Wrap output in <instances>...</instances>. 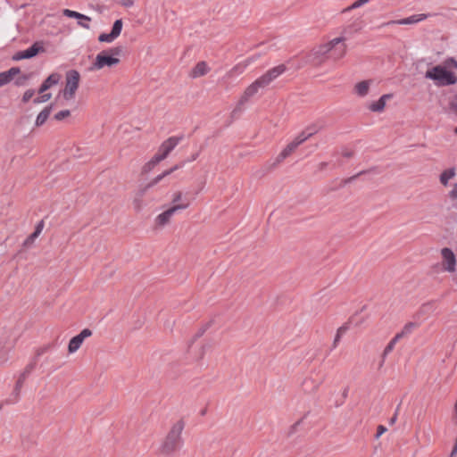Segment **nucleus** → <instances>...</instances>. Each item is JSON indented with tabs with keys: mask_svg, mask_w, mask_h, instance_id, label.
<instances>
[{
	"mask_svg": "<svg viewBox=\"0 0 457 457\" xmlns=\"http://www.w3.org/2000/svg\"><path fill=\"white\" fill-rule=\"evenodd\" d=\"M346 48L345 38L339 37L320 45L312 50V54L320 62L328 58L338 61L345 57Z\"/></svg>",
	"mask_w": 457,
	"mask_h": 457,
	"instance_id": "obj_1",
	"label": "nucleus"
},
{
	"mask_svg": "<svg viewBox=\"0 0 457 457\" xmlns=\"http://www.w3.org/2000/svg\"><path fill=\"white\" fill-rule=\"evenodd\" d=\"M183 429L184 422L182 420L172 425L160 446V453L162 455L170 456L177 451Z\"/></svg>",
	"mask_w": 457,
	"mask_h": 457,
	"instance_id": "obj_2",
	"label": "nucleus"
},
{
	"mask_svg": "<svg viewBox=\"0 0 457 457\" xmlns=\"http://www.w3.org/2000/svg\"><path fill=\"white\" fill-rule=\"evenodd\" d=\"M425 78L433 80L439 87L454 85L457 82L456 75L447 71L443 65H436L428 69L425 73Z\"/></svg>",
	"mask_w": 457,
	"mask_h": 457,
	"instance_id": "obj_3",
	"label": "nucleus"
},
{
	"mask_svg": "<svg viewBox=\"0 0 457 457\" xmlns=\"http://www.w3.org/2000/svg\"><path fill=\"white\" fill-rule=\"evenodd\" d=\"M121 54V48L113 47L109 51H104L96 56L92 69L101 71L104 68H112L120 62L119 56Z\"/></svg>",
	"mask_w": 457,
	"mask_h": 457,
	"instance_id": "obj_4",
	"label": "nucleus"
},
{
	"mask_svg": "<svg viewBox=\"0 0 457 457\" xmlns=\"http://www.w3.org/2000/svg\"><path fill=\"white\" fill-rule=\"evenodd\" d=\"M178 143V137H170L165 140L160 145L158 153L143 166L142 172L145 174L150 172L159 162L163 161L169 155V154L176 147Z\"/></svg>",
	"mask_w": 457,
	"mask_h": 457,
	"instance_id": "obj_5",
	"label": "nucleus"
},
{
	"mask_svg": "<svg viewBox=\"0 0 457 457\" xmlns=\"http://www.w3.org/2000/svg\"><path fill=\"white\" fill-rule=\"evenodd\" d=\"M80 75L79 71L71 70L67 71L65 77V87L62 92V95L65 100H71L76 94L79 87Z\"/></svg>",
	"mask_w": 457,
	"mask_h": 457,
	"instance_id": "obj_6",
	"label": "nucleus"
},
{
	"mask_svg": "<svg viewBox=\"0 0 457 457\" xmlns=\"http://www.w3.org/2000/svg\"><path fill=\"white\" fill-rule=\"evenodd\" d=\"M189 203L180 204L173 205L172 207L169 208L168 210L164 211L161 214H159L155 218V225L158 228H163L164 226L168 225L170 222V220L173 216V214L179 210H185L189 207Z\"/></svg>",
	"mask_w": 457,
	"mask_h": 457,
	"instance_id": "obj_7",
	"label": "nucleus"
},
{
	"mask_svg": "<svg viewBox=\"0 0 457 457\" xmlns=\"http://www.w3.org/2000/svg\"><path fill=\"white\" fill-rule=\"evenodd\" d=\"M442 256V266L444 270L453 273L456 270V256L452 249L444 247L440 251Z\"/></svg>",
	"mask_w": 457,
	"mask_h": 457,
	"instance_id": "obj_8",
	"label": "nucleus"
},
{
	"mask_svg": "<svg viewBox=\"0 0 457 457\" xmlns=\"http://www.w3.org/2000/svg\"><path fill=\"white\" fill-rule=\"evenodd\" d=\"M45 52L44 43L43 42H36L29 48L20 51L13 55L14 60H22V59H29L40 53Z\"/></svg>",
	"mask_w": 457,
	"mask_h": 457,
	"instance_id": "obj_9",
	"label": "nucleus"
},
{
	"mask_svg": "<svg viewBox=\"0 0 457 457\" xmlns=\"http://www.w3.org/2000/svg\"><path fill=\"white\" fill-rule=\"evenodd\" d=\"M92 336V331L84 328L79 335L72 337L68 345V352L70 354L75 353L82 345L84 340Z\"/></svg>",
	"mask_w": 457,
	"mask_h": 457,
	"instance_id": "obj_10",
	"label": "nucleus"
},
{
	"mask_svg": "<svg viewBox=\"0 0 457 457\" xmlns=\"http://www.w3.org/2000/svg\"><path fill=\"white\" fill-rule=\"evenodd\" d=\"M122 26H123V22L121 20L115 21V22L113 23L112 31L108 34L107 33L101 34L98 37V40L100 42H108V43L112 42L120 35Z\"/></svg>",
	"mask_w": 457,
	"mask_h": 457,
	"instance_id": "obj_11",
	"label": "nucleus"
},
{
	"mask_svg": "<svg viewBox=\"0 0 457 457\" xmlns=\"http://www.w3.org/2000/svg\"><path fill=\"white\" fill-rule=\"evenodd\" d=\"M285 71V66L284 65H278L277 67L272 68L268 72H266L264 75H262L260 79L267 87L270 85L273 80H275L278 76H280Z\"/></svg>",
	"mask_w": 457,
	"mask_h": 457,
	"instance_id": "obj_12",
	"label": "nucleus"
},
{
	"mask_svg": "<svg viewBox=\"0 0 457 457\" xmlns=\"http://www.w3.org/2000/svg\"><path fill=\"white\" fill-rule=\"evenodd\" d=\"M372 84V79L361 80L354 84L353 93L359 97H365L368 96Z\"/></svg>",
	"mask_w": 457,
	"mask_h": 457,
	"instance_id": "obj_13",
	"label": "nucleus"
},
{
	"mask_svg": "<svg viewBox=\"0 0 457 457\" xmlns=\"http://www.w3.org/2000/svg\"><path fill=\"white\" fill-rule=\"evenodd\" d=\"M61 78L62 77L59 73H52L51 75H49L42 83L41 87L38 89V93L43 94L50 87L57 85L60 82Z\"/></svg>",
	"mask_w": 457,
	"mask_h": 457,
	"instance_id": "obj_14",
	"label": "nucleus"
},
{
	"mask_svg": "<svg viewBox=\"0 0 457 457\" xmlns=\"http://www.w3.org/2000/svg\"><path fill=\"white\" fill-rule=\"evenodd\" d=\"M177 169V166L173 167L172 169L164 171L162 175H159L155 177L154 179H152L149 183L146 185L141 187L138 189V195L139 196H142L149 188L155 186L159 181H161L164 177L170 175L173 170Z\"/></svg>",
	"mask_w": 457,
	"mask_h": 457,
	"instance_id": "obj_15",
	"label": "nucleus"
},
{
	"mask_svg": "<svg viewBox=\"0 0 457 457\" xmlns=\"http://www.w3.org/2000/svg\"><path fill=\"white\" fill-rule=\"evenodd\" d=\"M392 97V94L383 95L378 101L372 102L369 105V110L373 112H381L384 111L386 101Z\"/></svg>",
	"mask_w": 457,
	"mask_h": 457,
	"instance_id": "obj_16",
	"label": "nucleus"
},
{
	"mask_svg": "<svg viewBox=\"0 0 457 457\" xmlns=\"http://www.w3.org/2000/svg\"><path fill=\"white\" fill-rule=\"evenodd\" d=\"M263 87H265V85L259 78L258 79H256L254 82H253L250 86H248L246 87V89L244 92L243 98L246 100V99L252 97L259 91L260 88H263Z\"/></svg>",
	"mask_w": 457,
	"mask_h": 457,
	"instance_id": "obj_17",
	"label": "nucleus"
},
{
	"mask_svg": "<svg viewBox=\"0 0 457 457\" xmlns=\"http://www.w3.org/2000/svg\"><path fill=\"white\" fill-rule=\"evenodd\" d=\"M307 139V137H303V139H295L294 141L290 142L279 154V157L281 159H285L287 156H289L296 148L297 146L304 142Z\"/></svg>",
	"mask_w": 457,
	"mask_h": 457,
	"instance_id": "obj_18",
	"label": "nucleus"
},
{
	"mask_svg": "<svg viewBox=\"0 0 457 457\" xmlns=\"http://www.w3.org/2000/svg\"><path fill=\"white\" fill-rule=\"evenodd\" d=\"M43 228H44V221L41 220L40 222L37 223L35 231L25 239V241L23 242V246L24 247L31 246L34 244L35 240L38 237V236L42 232Z\"/></svg>",
	"mask_w": 457,
	"mask_h": 457,
	"instance_id": "obj_19",
	"label": "nucleus"
},
{
	"mask_svg": "<svg viewBox=\"0 0 457 457\" xmlns=\"http://www.w3.org/2000/svg\"><path fill=\"white\" fill-rule=\"evenodd\" d=\"M52 110H53V105L50 104V105L46 106V108H44L38 113V115L37 116L36 121H35L36 127H41L42 125L45 124V122L47 120Z\"/></svg>",
	"mask_w": 457,
	"mask_h": 457,
	"instance_id": "obj_20",
	"label": "nucleus"
},
{
	"mask_svg": "<svg viewBox=\"0 0 457 457\" xmlns=\"http://www.w3.org/2000/svg\"><path fill=\"white\" fill-rule=\"evenodd\" d=\"M20 72L18 68H12L8 71L0 73V87L10 82L13 76L17 75Z\"/></svg>",
	"mask_w": 457,
	"mask_h": 457,
	"instance_id": "obj_21",
	"label": "nucleus"
},
{
	"mask_svg": "<svg viewBox=\"0 0 457 457\" xmlns=\"http://www.w3.org/2000/svg\"><path fill=\"white\" fill-rule=\"evenodd\" d=\"M209 69L204 62H198L191 71V77L198 78L205 75Z\"/></svg>",
	"mask_w": 457,
	"mask_h": 457,
	"instance_id": "obj_22",
	"label": "nucleus"
},
{
	"mask_svg": "<svg viewBox=\"0 0 457 457\" xmlns=\"http://www.w3.org/2000/svg\"><path fill=\"white\" fill-rule=\"evenodd\" d=\"M455 175V170L454 169H449L445 171H443L440 175V181L444 186H446L448 184L449 179L453 178Z\"/></svg>",
	"mask_w": 457,
	"mask_h": 457,
	"instance_id": "obj_23",
	"label": "nucleus"
},
{
	"mask_svg": "<svg viewBox=\"0 0 457 457\" xmlns=\"http://www.w3.org/2000/svg\"><path fill=\"white\" fill-rule=\"evenodd\" d=\"M63 14L67 17H70V18H75V19H79V20H85V21H90V17L87 16V15H84L82 13H79V12H77L75 11H71V10H69V9H65L63 10Z\"/></svg>",
	"mask_w": 457,
	"mask_h": 457,
	"instance_id": "obj_24",
	"label": "nucleus"
},
{
	"mask_svg": "<svg viewBox=\"0 0 457 457\" xmlns=\"http://www.w3.org/2000/svg\"><path fill=\"white\" fill-rule=\"evenodd\" d=\"M171 202H172L173 205L189 203L188 201H186L184 195L181 191H176L172 195Z\"/></svg>",
	"mask_w": 457,
	"mask_h": 457,
	"instance_id": "obj_25",
	"label": "nucleus"
},
{
	"mask_svg": "<svg viewBox=\"0 0 457 457\" xmlns=\"http://www.w3.org/2000/svg\"><path fill=\"white\" fill-rule=\"evenodd\" d=\"M71 116L69 110H62L54 114V119L57 121L62 120Z\"/></svg>",
	"mask_w": 457,
	"mask_h": 457,
	"instance_id": "obj_26",
	"label": "nucleus"
},
{
	"mask_svg": "<svg viewBox=\"0 0 457 457\" xmlns=\"http://www.w3.org/2000/svg\"><path fill=\"white\" fill-rule=\"evenodd\" d=\"M52 97V95L50 93L41 94L40 96L34 99L35 104H43L47 101H49Z\"/></svg>",
	"mask_w": 457,
	"mask_h": 457,
	"instance_id": "obj_27",
	"label": "nucleus"
},
{
	"mask_svg": "<svg viewBox=\"0 0 457 457\" xmlns=\"http://www.w3.org/2000/svg\"><path fill=\"white\" fill-rule=\"evenodd\" d=\"M443 66H445V69L453 67L454 69H457V61L453 58H449L444 62Z\"/></svg>",
	"mask_w": 457,
	"mask_h": 457,
	"instance_id": "obj_28",
	"label": "nucleus"
},
{
	"mask_svg": "<svg viewBox=\"0 0 457 457\" xmlns=\"http://www.w3.org/2000/svg\"><path fill=\"white\" fill-rule=\"evenodd\" d=\"M35 92L32 89L27 90L22 96V102L28 103L34 96Z\"/></svg>",
	"mask_w": 457,
	"mask_h": 457,
	"instance_id": "obj_29",
	"label": "nucleus"
},
{
	"mask_svg": "<svg viewBox=\"0 0 457 457\" xmlns=\"http://www.w3.org/2000/svg\"><path fill=\"white\" fill-rule=\"evenodd\" d=\"M416 20H414L413 18H407V19H403V20H399V21H391L392 23H397V24H410V23H412V22H415Z\"/></svg>",
	"mask_w": 457,
	"mask_h": 457,
	"instance_id": "obj_30",
	"label": "nucleus"
},
{
	"mask_svg": "<svg viewBox=\"0 0 457 457\" xmlns=\"http://www.w3.org/2000/svg\"><path fill=\"white\" fill-rule=\"evenodd\" d=\"M399 337H400V335H397L396 337L393 341H391L389 343V345L385 349L384 354H386L387 353H389L393 349L395 343L396 342V340Z\"/></svg>",
	"mask_w": 457,
	"mask_h": 457,
	"instance_id": "obj_31",
	"label": "nucleus"
},
{
	"mask_svg": "<svg viewBox=\"0 0 457 457\" xmlns=\"http://www.w3.org/2000/svg\"><path fill=\"white\" fill-rule=\"evenodd\" d=\"M120 3L124 7L129 8L134 6V0H120Z\"/></svg>",
	"mask_w": 457,
	"mask_h": 457,
	"instance_id": "obj_32",
	"label": "nucleus"
},
{
	"mask_svg": "<svg viewBox=\"0 0 457 457\" xmlns=\"http://www.w3.org/2000/svg\"><path fill=\"white\" fill-rule=\"evenodd\" d=\"M369 1H370V0H358V1L354 2V3L351 5L350 9H355V8H358V7H360L361 5H362V4H366V3H367V2H369Z\"/></svg>",
	"mask_w": 457,
	"mask_h": 457,
	"instance_id": "obj_33",
	"label": "nucleus"
},
{
	"mask_svg": "<svg viewBox=\"0 0 457 457\" xmlns=\"http://www.w3.org/2000/svg\"><path fill=\"white\" fill-rule=\"evenodd\" d=\"M133 205H134V208L137 210V211H140L141 208H142V202L139 198H135L133 200Z\"/></svg>",
	"mask_w": 457,
	"mask_h": 457,
	"instance_id": "obj_34",
	"label": "nucleus"
},
{
	"mask_svg": "<svg viewBox=\"0 0 457 457\" xmlns=\"http://www.w3.org/2000/svg\"><path fill=\"white\" fill-rule=\"evenodd\" d=\"M414 327H415V324L412 322H410L404 326L402 333L406 334V333L410 332L411 330V328H413Z\"/></svg>",
	"mask_w": 457,
	"mask_h": 457,
	"instance_id": "obj_35",
	"label": "nucleus"
},
{
	"mask_svg": "<svg viewBox=\"0 0 457 457\" xmlns=\"http://www.w3.org/2000/svg\"><path fill=\"white\" fill-rule=\"evenodd\" d=\"M386 431V428L382 426V425H379L378 427V433L376 435V437L378 438L379 436H381Z\"/></svg>",
	"mask_w": 457,
	"mask_h": 457,
	"instance_id": "obj_36",
	"label": "nucleus"
},
{
	"mask_svg": "<svg viewBox=\"0 0 457 457\" xmlns=\"http://www.w3.org/2000/svg\"><path fill=\"white\" fill-rule=\"evenodd\" d=\"M450 197L452 199H457V184L453 186V190L450 192Z\"/></svg>",
	"mask_w": 457,
	"mask_h": 457,
	"instance_id": "obj_37",
	"label": "nucleus"
},
{
	"mask_svg": "<svg viewBox=\"0 0 457 457\" xmlns=\"http://www.w3.org/2000/svg\"><path fill=\"white\" fill-rule=\"evenodd\" d=\"M451 105H452V108L454 110V112L457 113V96L454 97Z\"/></svg>",
	"mask_w": 457,
	"mask_h": 457,
	"instance_id": "obj_38",
	"label": "nucleus"
},
{
	"mask_svg": "<svg viewBox=\"0 0 457 457\" xmlns=\"http://www.w3.org/2000/svg\"><path fill=\"white\" fill-rule=\"evenodd\" d=\"M343 155L345 156V157H348V158L352 157L353 152H351V151H345V152H343Z\"/></svg>",
	"mask_w": 457,
	"mask_h": 457,
	"instance_id": "obj_39",
	"label": "nucleus"
},
{
	"mask_svg": "<svg viewBox=\"0 0 457 457\" xmlns=\"http://www.w3.org/2000/svg\"><path fill=\"white\" fill-rule=\"evenodd\" d=\"M311 135H312V134L307 135V136H306V137H307V138H308ZM305 137V136H304V134H303V133H302V134H301V135H299L295 139H297V140H299V139H303V137Z\"/></svg>",
	"mask_w": 457,
	"mask_h": 457,
	"instance_id": "obj_40",
	"label": "nucleus"
},
{
	"mask_svg": "<svg viewBox=\"0 0 457 457\" xmlns=\"http://www.w3.org/2000/svg\"><path fill=\"white\" fill-rule=\"evenodd\" d=\"M79 25L85 29H88V25L79 22Z\"/></svg>",
	"mask_w": 457,
	"mask_h": 457,
	"instance_id": "obj_41",
	"label": "nucleus"
},
{
	"mask_svg": "<svg viewBox=\"0 0 457 457\" xmlns=\"http://www.w3.org/2000/svg\"><path fill=\"white\" fill-rule=\"evenodd\" d=\"M395 418H393V419L391 420V423H394V422H395Z\"/></svg>",
	"mask_w": 457,
	"mask_h": 457,
	"instance_id": "obj_42",
	"label": "nucleus"
},
{
	"mask_svg": "<svg viewBox=\"0 0 457 457\" xmlns=\"http://www.w3.org/2000/svg\"><path fill=\"white\" fill-rule=\"evenodd\" d=\"M454 132L457 134V128L454 129Z\"/></svg>",
	"mask_w": 457,
	"mask_h": 457,
	"instance_id": "obj_43",
	"label": "nucleus"
}]
</instances>
